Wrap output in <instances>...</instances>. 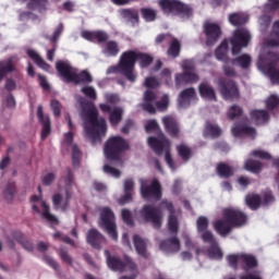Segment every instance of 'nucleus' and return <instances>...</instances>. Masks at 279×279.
<instances>
[{
    "label": "nucleus",
    "instance_id": "bb28decb",
    "mask_svg": "<svg viewBox=\"0 0 279 279\" xmlns=\"http://www.w3.org/2000/svg\"><path fill=\"white\" fill-rule=\"evenodd\" d=\"M234 227L230 222V220L226 219H218L214 222V230H216L217 234L220 236H228L232 232Z\"/></svg>",
    "mask_w": 279,
    "mask_h": 279
},
{
    "label": "nucleus",
    "instance_id": "2eb2a0df",
    "mask_svg": "<svg viewBox=\"0 0 279 279\" xmlns=\"http://www.w3.org/2000/svg\"><path fill=\"white\" fill-rule=\"evenodd\" d=\"M222 216L226 220L230 221L233 228H243V226H247L248 217L243 210L225 208L222 210Z\"/></svg>",
    "mask_w": 279,
    "mask_h": 279
},
{
    "label": "nucleus",
    "instance_id": "f8f14e48",
    "mask_svg": "<svg viewBox=\"0 0 279 279\" xmlns=\"http://www.w3.org/2000/svg\"><path fill=\"white\" fill-rule=\"evenodd\" d=\"M140 191L143 199H146V202H150V199L160 202L162 199V185H160L158 179H153L149 185L147 182L142 181Z\"/></svg>",
    "mask_w": 279,
    "mask_h": 279
},
{
    "label": "nucleus",
    "instance_id": "aec40b11",
    "mask_svg": "<svg viewBox=\"0 0 279 279\" xmlns=\"http://www.w3.org/2000/svg\"><path fill=\"white\" fill-rule=\"evenodd\" d=\"M14 241H16V243H20V245H22V247L27 252H34V243L27 240V238H25V234H23V232L21 231L11 232V235L8 238V245L9 247H11V250H14V245H15Z\"/></svg>",
    "mask_w": 279,
    "mask_h": 279
},
{
    "label": "nucleus",
    "instance_id": "20e7f679",
    "mask_svg": "<svg viewBox=\"0 0 279 279\" xmlns=\"http://www.w3.org/2000/svg\"><path fill=\"white\" fill-rule=\"evenodd\" d=\"M158 5L163 14L168 16H183L185 19H191L193 16V7L186 4L180 0H159Z\"/></svg>",
    "mask_w": 279,
    "mask_h": 279
},
{
    "label": "nucleus",
    "instance_id": "69168bd1",
    "mask_svg": "<svg viewBox=\"0 0 279 279\" xmlns=\"http://www.w3.org/2000/svg\"><path fill=\"white\" fill-rule=\"evenodd\" d=\"M121 217L122 221H124L126 226H134V220L132 219V211H130V209H122Z\"/></svg>",
    "mask_w": 279,
    "mask_h": 279
},
{
    "label": "nucleus",
    "instance_id": "412c9836",
    "mask_svg": "<svg viewBox=\"0 0 279 279\" xmlns=\"http://www.w3.org/2000/svg\"><path fill=\"white\" fill-rule=\"evenodd\" d=\"M64 32V25L59 24L52 36H46L45 39L49 40L52 44V49L47 51V60L49 62H53V58H56V50L58 49V40L60 39V36H62V33Z\"/></svg>",
    "mask_w": 279,
    "mask_h": 279
},
{
    "label": "nucleus",
    "instance_id": "1a4fd4ad",
    "mask_svg": "<svg viewBox=\"0 0 279 279\" xmlns=\"http://www.w3.org/2000/svg\"><path fill=\"white\" fill-rule=\"evenodd\" d=\"M252 40V34L247 28H236L229 39L232 56H239Z\"/></svg>",
    "mask_w": 279,
    "mask_h": 279
},
{
    "label": "nucleus",
    "instance_id": "4468645a",
    "mask_svg": "<svg viewBox=\"0 0 279 279\" xmlns=\"http://www.w3.org/2000/svg\"><path fill=\"white\" fill-rule=\"evenodd\" d=\"M203 34L205 36V45H207V47H213L217 45L223 31H221V25H219V23L206 21L203 24Z\"/></svg>",
    "mask_w": 279,
    "mask_h": 279
},
{
    "label": "nucleus",
    "instance_id": "603ef678",
    "mask_svg": "<svg viewBox=\"0 0 279 279\" xmlns=\"http://www.w3.org/2000/svg\"><path fill=\"white\" fill-rule=\"evenodd\" d=\"M142 19L146 21V23H151L156 21V10L149 8L141 9Z\"/></svg>",
    "mask_w": 279,
    "mask_h": 279
},
{
    "label": "nucleus",
    "instance_id": "a18cd8bd",
    "mask_svg": "<svg viewBox=\"0 0 279 279\" xmlns=\"http://www.w3.org/2000/svg\"><path fill=\"white\" fill-rule=\"evenodd\" d=\"M119 43L114 41V40H109L106 44L104 53H106V56H109L111 58H117V56H119Z\"/></svg>",
    "mask_w": 279,
    "mask_h": 279
},
{
    "label": "nucleus",
    "instance_id": "052dcab7",
    "mask_svg": "<svg viewBox=\"0 0 279 279\" xmlns=\"http://www.w3.org/2000/svg\"><path fill=\"white\" fill-rule=\"evenodd\" d=\"M274 202H276V197L274 196V193H271V191H267L263 193L262 206H271Z\"/></svg>",
    "mask_w": 279,
    "mask_h": 279
},
{
    "label": "nucleus",
    "instance_id": "0e129e2a",
    "mask_svg": "<svg viewBox=\"0 0 279 279\" xmlns=\"http://www.w3.org/2000/svg\"><path fill=\"white\" fill-rule=\"evenodd\" d=\"M251 156L255 158H260V160H271V154L263 150V149H255L251 153Z\"/></svg>",
    "mask_w": 279,
    "mask_h": 279
},
{
    "label": "nucleus",
    "instance_id": "6e6552de",
    "mask_svg": "<svg viewBox=\"0 0 279 279\" xmlns=\"http://www.w3.org/2000/svg\"><path fill=\"white\" fill-rule=\"evenodd\" d=\"M218 90L226 101H238V99H241L239 84L232 78H218Z\"/></svg>",
    "mask_w": 279,
    "mask_h": 279
},
{
    "label": "nucleus",
    "instance_id": "39448f33",
    "mask_svg": "<svg viewBox=\"0 0 279 279\" xmlns=\"http://www.w3.org/2000/svg\"><path fill=\"white\" fill-rule=\"evenodd\" d=\"M130 149V144L121 136L110 137L104 147L105 156L107 160H120L121 154Z\"/></svg>",
    "mask_w": 279,
    "mask_h": 279
},
{
    "label": "nucleus",
    "instance_id": "a211bd4d",
    "mask_svg": "<svg viewBox=\"0 0 279 279\" xmlns=\"http://www.w3.org/2000/svg\"><path fill=\"white\" fill-rule=\"evenodd\" d=\"M99 108L105 114H109V123L112 128H117L123 121V109L121 107H110L108 104H100Z\"/></svg>",
    "mask_w": 279,
    "mask_h": 279
},
{
    "label": "nucleus",
    "instance_id": "680f3d73",
    "mask_svg": "<svg viewBox=\"0 0 279 279\" xmlns=\"http://www.w3.org/2000/svg\"><path fill=\"white\" fill-rule=\"evenodd\" d=\"M279 106V97L276 95H270L267 99H266V108L267 110H276V108H278Z\"/></svg>",
    "mask_w": 279,
    "mask_h": 279
},
{
    "label": "nucleus",
    "instance_id": "f704fd0d",
    "mask_svg": "<svg viewBox=\"0 0 279 279\" xmlns=\"http://www.w3.org/2000/svg\"><path fill=\"white\" fill-rule=\"evenodd\" d=\"M16 71V66H14V62L12 59H7L0 61V82H3V78L9 73H14Z\"/></svg>",
    "mask_w": 279,
    "mask_h": 279
},
{
    "label": "nucleus",
    "instance_id": "c03bdc74",
    "mask_svg": "<svg viewBox=\"0 0 279 279\" xmlns=\"http://www.w3.org/2000/svg\"><path fill=\"white\" fill-rule=\"evenodd\" d=\"M245 202H246V206L251 210H258V208H260V205H262V198H260V195L258 194L247 195L245 198Z\"/></svg>",
    "mask_w": 279,
    "mask_h": 279
},
{
    "label": "nucleus",
    "instance_id": "6ab92c4d",
    "mask_svg": "<svg viewBox=\"0 0 279 279\" xmlns=\"http://www.w3.org/2000/svg\"><path fill=\"white\" fill-rule=\"evenodd\" d=\"M148 145L157 156H162V151L171 149V142L165 134L160 137H148Z\"/></svg>",
    "mask_w": 279,
    "mask_h": 279
},
{
    "label": "nucleus",
    "instance_id": "5fc2aeb1",
    "mask_svg": "<svg viewBox=\"0 0 279 279\" xmlns=\"http://www.w3.org/2000/svg\"><path fill=\"white\" fill-rule=\"evenodd\" d=\"M82 160V151L77 145L72 146V165L75 169L80 167V162Z\"/></svg>",
    "mask_w": 279,
    "mask_h": 279
},
{
    "label": "nucleus",
    "instance_id": "5701e85b",
    "mask_svg": "<svg viewBox=\"0 0 279 279\" xmlns=\"http://www.w3.org/2000/svg\"><path fill=\"white\" fill-rule=\"evenodd\" d=\"M71 192L69 190L65 191V198L62 197V194L57 193L52 196V204L54 206V210H61L62 213H66L69 210L70 201H71Z\"/></svg>",
    "mask_w": 279,
    "mask_h": 279
},
{
    "label": "nucleus",
    "instance_id": "c85d7f7f",
    "mask_svg": "<svg viewBox=\"0 0 279 279\" xmlns=\"http://www.w3.org/2000/svg\"><path fill=\"white\" fill-rule=\"evenodd\" d=\"M233 136L236 138L241 136H250V138H256V129L243 124H236L231 130Z\"/></svg>",
    "mask_w": 279,
    "mask_h": 279
},
{
    "label": "nucleus",
    "instance_id": "4d7b16f0",
    "mask_svg": "<svg viewBox=\"0 0 279 279\" xmlns=\"http://www.w3.org/2000/svg\"><path fill=\"white\" fill-rule=\"evenodd\" d=\"M199 234L204 243H208L209 245L217 243V239L215 238V234H213V231L206 230L202 231Z\"/></svg>",
    "mask_w": 279,
    "mask_h": 279
},
{
    "label": "nucleus",
    "instance_id": "bf43d9fd",
    "mask_svg": "<svg viewBox=\"0 0 279 279\" xmlns=\"http://www.w3.org/2000/svg\"><path fill=\"white\" fill-rule=\"evenodd\" d=\"M81 93H83V95H85V97H87L88 99H92V101H95L97 99V92L93 86L82 87Z\"/></svg>",
    "mask_w": 279,
    "mask_h": 279
},
{
    "label": "nucleus",
    "instance_id": "f257e3e1",
    "mask_svg": "<svg viewBox=\"0 0 279 279\" xmlns=\"http://www.w3.org/2000/svg\"><path fill=\"white\" fill-rule=\"evenodd\" d=\"M80 104L81 117L85 121V134L92 140L93 145H95V143H101V138H104L106 132H108L106 119L99 118V111H97L95 104L88 100H81Z\"/></svg>",
    "mask_w": 279,
    "mask_h": 279
},
{
    "label": "nucleus",
    "instance_id": "37998d69",
    "mask_svg": "<svg viewBox=\"0 0 279 279\" xmlns=\"http://www.w3.org/2000/svg\"><path fill=\"white\" fill-rule=\"evenodd\" d=\"M250 21V17L243 13H231L229 15V23L234 27H241V25H245Z\"/></svg>",
    "mask_w": 279,
    "mask_h": 279
},
{
    "label": "nucleus",
    "instance_id": "338daca9",
    "mask_svg": "<svg viewBox=\"0 0 279 279\" xmlns=\"http://www.w3.org/2000/svg\"><path fill=\"white\" fill-rule=\"evenodd\" d=\"M108 38H110V36L104 31L94 32V40H97V43L99 44L108 43Z\"/></svg>",
    "mask_w": 279,
    "mask_h": 279
},
{
    "label": "nucleus",
    "instance_id": "774afa93",
    "mask_svg": "<svg viewBox=\"0 0 279 279\" xmlns=\"http://www.w3.org/2000/svg\"><path fill=\"white\" fill-rule=\"evenodd\" d=\"M160 206L165 210H168V213H170V215H175V207L173 206V202H171L169 199H162L160 202Z\"/></svg>",
    "mask_w": 279,
    "mask_h": 279
},
{
    "label": "nucleus",
    "instance_id": "ddd939ff",
    "mask_svg": "<svg viewBox=\"0 0 279 279\" xmlns=\"http://www.w3.org/2000/svg\"><path fill=\"white\" fill-rule=\"evenodd\" d=\"M100 226L107 231V234L113 240L119 239L117 232V222H114V213L110 207H104L100 211Z\"/></svg>",
    "mask_w": 279,
    "mask_h": 279
},
{
    "label": "nucleus",
    "instance_id": "e433bc0d",
    "mask_svg": "<svg viewBox=\"0 0 279 279\" xmlns=\"http://www.w3.org/2000/svg\"><path fill=\"white\" fill-rule=\"evenodd\" d=\"M228 49H229L228 39H225L223 41H221V44L215 51V56L217 60H219L220 62H226L227 60H229L230 57H228Z\"/></svg>",
    "mask_w": 279,
    "mask_h": 279
},
{
    "label": "nucleus",
    "instance_id": "2f4dec72",
    "mask_svg": "<svg viewBox=\"0 0 279 279\" xmlns=\"http://www.w3.org/2000/svg\"><path fill=\"white\" fill-rule=\"evenodd\" d=\"M222 131L219 125L211 123L210 121H207L205 123V128L203 130V136L204 138H219L221 136Z\"/></svg>",
    "mask_w": 279,
    "mask_h": 279
},
{
    "label": "nucleus",
    "instance_id": "6e6d98bb",
    "mask_svg": "<svg viewBox=\"0 0 279 279\" xmlns=\"http://www.w3.org/2000/svg\"><path fill=\"white\" fill-rule=\"evenodd\" d=\"M241 114H243V109L236 105L231 106L227 112V117L230 121H234V119L241 117Z\"/></svg>",
    "mask_w": 279,
    "mask_h": 279
},
{
    "label": "nucleus",
    "instance_id": "423d86ee",
    "mask_svg": "<svg viewBox=\"0 0 279 279\" xmlns=\"http://www.w3.org/2000/svg\"><path fill=\"white\" fill-rule=\"evenodd\" d=\"M105 256L107 258V265L111 271H119L120 274H123L125 269H129L130 271L138 270L136 263H134L132 257L128 255H124L123 259H121L120 257L110 255V251H105Z\"/></svg>",
    "mask_w": 279,
    "mask_h": 279
},
{
    "label": "nucleus",
    "instance_id": "4be33fe9",
    "mask_svg": "<svg viewBox=\"0 0 279 279\" xmlns=\"http://www.w3.org/2000/svg\"><path fill=\"white\" fill-rule=\"evenodd\" d=\"M163 128L171 138H180V122L172 116L162 118Z\"/></svg>",
    "mask_w": 279,
    "mask_h": 279
},
{
    "label": "nucleus",
    "instance_id": "7ed1b4c3",
    "mask_svg": "<svg viewBox=\"0 0 279 279\" xmlns=\"http://www.w3.org/2000/svg\"><path fill=\"white\" fill-rule=\"evenodd\" d=\"M279 53L274 52L271 49H264L259 56V66L268 75L272 84H279Z\"/></svg>",
    "mask_w": 279,
    "mask_h": 279
},
{
    "label": "nucleus",
    "instance_id": "49530a36",
    "mask_svg": "<svg viewBox=\"0 0 279 279\" xmlns=\"http://www.w3.org/2000/svg\"><path fill=\"white\" fill-rule=\"evenodd\" d=\"M244 169L251 173H260V171H263V162L254 159H247L244 163Z\"/></svg>",
    "mask_w": 279,
    "mask_h": 279
},
{
    "label": "nucleus",
    "instance_id": "dca6fc26",
    "mask_svg": "<svg viewBox=\"0 0 279 279\" xmlns=\"http://www.w3.org/2000/svg\"><path fill=\"white\" fill-rule=\"evenodd\" d=\"M196 82H199V75H197V73H195V71L189 65L183 66V73L175 75L177 88L186 86V84H195Z\"/></svg>",
    "mask_w": 279,
    "mask_h": 279
},
{
    "label": "nucleus",
    "instance_id": "c9c22d12",
    "mask_svg": "<svg viewBox=\"0 0 279 279\" xmlns=\"http://www.w3.org/2000/svg\"><path fill=\"white\" fill-rule=\"evenodd\" d=\"M216 171L219 178L228 179L234 175V168H232L226 162H219L216 167Z\"/></svg>",
    "mask_w": 279,
    "mask_h": 279
},
{
    "label": "nucleus",
    "instance_id": "72a5a7b5",
    "mask_svg": "<svg viewBox=\"0 0 279 279\" xmlns=\"http://www.w3.org/2000/svg\"><path fill=\"white\" fill-rule=\"evenodd\" d=\"M250 117L255 125H263L269 121V112L267 110H253Z\"/></svg>",
    "mask_w": 279,
    "mask_h": 279
},
{
    "label": "nucleus",
    "instance_id": "7c9ffc66",
    "mask_svg": "<svg viewBox=\"0 0 279 279\" xmlns=\"http://www.w3.org/2000/svg\"><path fill=\"white\" fill-rule=\"evenodd\" d=\"M198 93L203 99H209V101H217V94L215 87L204 82L198 86Z\"/></svg>",
    "mask_w": 279,
    "mask_h": 279
},
{
    "label": "nucleus",
    "instance_id": "e2e57ef3",
    "mask_svg": "<svg viewBox=\"0 0 279 279\" xmlns=\"http://www.w3.org/2000/svg\"><path fill=\"white\" fill-rule=\"evenodd\" d=\"M16 194V185L14 183H9L3 191V195L5 199H14V195Z\"/></svg>",
    "mask_w": 279,
    "mask_h": 279
},
{
    "label": "nucleus",
    "instance_id": "f3484780",
    "mask_svg": "<svg viewBox=\"0 0 279 279\" xmlns=\"http://www.w3.org/2000/svg\"><path fill=\"white\" fill-rule=\"evenodd\" d=\"M125 52L120 56V60L117 65H112L107 70V73H120L129 82H136V73H132L131 69L125 65Z\"/></svg>",
    "mask_w": 279,
    "mask_h": 279
},
{
    "label": "nucleus",
    "instance_id": "c756f323",
    "mask_svg": "<svg viewBox=\"0 0 279 279\" xmlns=\"http://www.w3.org/2000/svg\"><path fill=\"white\" fill-rule=\"evenodd\" d=\"M133 244L138 256H142V258L145 259L149 258V252H147V242L141 238V235H133Z\"/></svg>",
    "mask_w": 279,
    "mask_h": 279
},
{
    "label": "nucleus",
    "instance_id": "8fccbe9b",
    "mask_svg": "<svg viewBox=\"0 0 279 279\" xmlns=\"http://www.w3.org/2000/svg\"><path fill=\"white\" fill-rule=\"evenodd\" d=\"M208 254L210 258H216L217 260H221L223 258V252L219 248V243L215 242V244H209Z\"/></svg>",
    "mask_w": 279,
    "mask_h": 279
},
{
    "label": "nucleus",
    "instance_id": "09e8293b",
    "mask_svg": "<svg viewBox=\"0 0 279 279\" xmlns=\"http://www.w3.org/2000/svg\"><path fill=\"white\" fill-rule=\"evenodd\" d=\"M168 230L171 234H178V230H180V222L175 214L169 215L168 217Z\"/></svg>",
    "mask_w": 279,
    "mask_h": 279
},
{
    "label": "nucleus",
    "instance_id": "0eeeda50",
    "mask_svg": "<svg viewBox=\"0 0 279 279\" xmlns=\"http://www.w3.org/2000/svg\"><path fill=\"white\" fill-rule=\"evenodd\" d=\"M124 53V66L131 69V73H136L134 72L136 62H138L141 69H147L154 62V57L149 53L136 52L134 50H126Z\"/></svg>",
    "mask_w": 279,
    "mask_h": 279
},
{
    "label": "nucleus",
    "instance_id": "393cba45",
    "mask_svg": "<svg viewBox=\"0 0 279 279\" xmlns=\"http://www.w3.org/2000/svg\"><path fill=\"white\" fill-rule=\"evenodd\" d=\"M86 241L94 250H101V243L106 241V238L97 229H90L87 232Z\"/></svg>",
    "mask_w": 279,
    "mask_h": 279
},
{
    "label": "nucleus",
    "instance_id": "864d4df0",
    "mask_svg": "<svg viewBox=\"0 0 279 279\" xmlns=\"http://www.w3.org/2000/svg\"><path fill=\"white\" fill-rule=\"evenodd\" d=\"M121 16H123V19H128V21L138 23V11L134 9H123L121 11Z\"/></svg>",
    "mask_w": 279,
    "mask_h": 279
},
{
    "label": "nucleus",
    "instance_id": "a19ab883",
    "mask_svg": "<svg viewBox=\"0 0 279 279\" xmlns=\"http://www.w3.org/2000/svg\"><path fill=\"white\" fill-rule=\"evenodd\" d=\"M195 97H197L195 88H185L179 95V104L180 106H184V104H189V101H191V99H195Z\"/></svg>",
    "mask_w": 279,
    "mask_h": 279
},
{
    "label": "nucleus",
    "instance_id": "f03ea898",
    "mask_svg": "<svg viewBox=\"0 0 279 279\" xmlns=\"http://www.w3.org/2000/svg\"><path fill=\"white\" fill-rule=\"evenodd\" d=\"M56 70L68 84H90L93 82V75H90L88 70L77 73V70L66 61H57Z\"/></svg>",
    "mask_w": 279,
    "mask_h": 279
},
{
    "label": "nucleus",
    "instance_id": "58836bf2",
    "mask_svg": "<svg viewBox=\"0 0 279 279\" xmlns=\"http://www.w3.org/2000/svg\"><path fill=\"white\" fill-rule=\"evenodd\" d=\"M177 154L181 157L183 162H189L193 158V149L186 144L177 145Z\"/></svg>",
    "mask_w": 279,
    "mask_h": 279
},
{
    "label": "nucleus",
    "instance_id": "473e14b6",
    "mask_svg": "<svg viewBox=\"0 0 279 279\" xmlns=\"http://www.w3.org/2000/svg\"><path fill=\"white\" fill-rule=\"evenodd\" d=\"M26 53L28 58H31V60H33V62L39 66V69H43L44 71H49V69H51V65L47 63L46 60L43 59V57H40L36 50L27 49Z\"/></svg>",
    "mask_w": 279,
    "mask_h": 279
},
{
    "label": "nucleus",
    "instance_id": "79ce46f5",
    "mask_svg": "<svg viewBox=\"0 0 279 279\" xmlns=\"http://www.w3.org/2000/svg\"><path fill=\"white\" fill-rule=\"evenodd\" d=\"M240 260L243 263L245 271L258 267V259L256 256L250 254H240Z\"/></svg>",
    "mask_w": 279,
    "mask_h": 279
},
{
    "label": "nucleus",
    "instance_id": "a878e982",
    "mask_svg": "<svg viewBox=\"0 0 279 279\" xmlns=\"http://www.w3.org/2000/svg\"><path fill=\"white\" fill-rule=\"evenodd\" d=\"M156 93L151 92V89H147L144 93V104L142 105L143 110L149 114H156V107L154 106V104H156Z\"/></svg>",
    "mask_w": 279,
    "mask_h": 279
},
{
    "label": "nucleus",
    "instance_id": "de8ad7c7",
    "mask_svg": "<svg viewBox=\"0 0 279 279\" xmlns=\"http://www.w3.org/2000/svg\"><path fill=\"white\" fill-rule=\"evenodd\" d=\"M272 36H275V38L269 39L267 46L279 47V20L275 21L272 24Z\"/></svg>",
    "mask_w": 279,
    "mask_h": 279
},
{
    "label": "nucleus",
    "instance_id": "9d476101",
    "mask_svg": "<svg viewBox=\"0 0 279 279\" xmlns=\"http://www.w3.org/2000/svg\"><path fill=\"white\" fill-rule=\"evenodd\" d=\"M32 203V210L35 215H41L43 219L48 221V223H52L54 226H58L60 221L58 220V217L56 215L51 214V209L47 202L43 199V196L33 195L31 197Z\"/></svg>",
    "mask_w": 279,
    "mask_h": 279
},
{
    "label": "nucleus",
    "instance_id": "cd10ccee",
    "mask_svg": "<svg viewBox=\"0 0 279 279\" xmlns=\"http://www.w3.org/2000/svg\"><path fill=\"white\" fill-rule=\"evenodd\" d=\"M162 252H167L168 254H175V252H180V239L177 236L169 238L160 242L159 245Z\"/></svg>",
    "mask_w": 279,
    "mask_h": 279
},
{
    "label": "nucleus",
    "instance_id": "9b49d317",
    "mask_svg": "<svg viewBox=\"0 0 279 279\" xmlns=\"http://www.w3.org/2000/svg\"><path fill=\"white\" fill-rule=\"evenodd\" d=\"M141 217L147 223H151L155 230L162 228V210L154 205L146 204L140 211Z\"/></svg>",
    "mask_w": 279,
    "mask_h": 279
},
{
    "label": "nucleus",
    "instance_id": "13d9d810",
    "mask_svg": "<svg viewBox=\"0 0 279 279\" xmlns=\"http://www.w3.org/2000/svg\"><path fill=\"white\" fill-rule=\"evenodd\" d=\"M208 218H206V216L198 217L196 220L197 232L201 233L208 230Z\"/></svg>",
    "mask_w": 279,
    "mask_h": 279
},
{
    "label": "nucleus",
    "instance_id": "b1692460",
    "mask_svg": "<svg viewBox=\"0 0 279 279\" xmlns=\"http://www.w3.org/2000/svg\"><path fill=\"white\" fill-rule=\"evenodd\" d=\"M37 118L39 123L43 125L41 141H45V138L51 134V119L49 116H45V113H43V106L40 105L37 107Z\"/></svg>",
    "mask_w": 279,
    "mask_h": 279
},
{
    "label": "nucleus",
    "instance_id": "ea45409f",
    "mask_svg": "<svg viewBox=\"0 0 279 279\" xmlns=\"http://www.w3.org/2000/svg\"><path fill=\"white\" fill-rule=\"evenodd\" d=\"M181 51H182V44H180V40H178V38L173 37L167 50V56H169V58L175 59L180 57Z\"/></svg>",
    "mask_w": 279,
    "mask_h": 279
},
{
    "label": "nucleus",
    "instance_id": "3c124183",
    "mask_svg": "<svg viewBox=\"0 0 279 279\" xmlns=\"http://www.w3.org/2000/svg\"><path fill=\"white\" fill-rule=\"evenodd\" d=\"M222 62H223V65H222L223 74L227 77H236V70L234 69V65H232V59H229Z\"/></svg>",
    "mask_w": 279,
    "mask_h": 279
},
{
    "label": "nucleus",
    "instance_id": "4c0bfd02",
    "mask_svg": "<svg viewBox=\"0 0 279 279\" xmlns=\"http://www.w3.org/2000/svg\"><path fill=\"white\" fill-rule=\"evenodd\" d=\"M232 65L240 66V69L247 70L252 66V57L247 53L241 54L232 59Z\"/></svg>",
    "mask_w": 279,
    "mask_h": 279
}]
</instances>
